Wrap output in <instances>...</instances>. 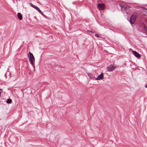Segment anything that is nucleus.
Wrapping results in <instances>:
<instances>
[{"instance_id":"14","label":"nucleus","mask_w":147,"mask_h":147,"mask_svg":"<svg viewBox=\"0 0 147 147\" xmlns=\"http://www.w3.org/2000/svg\"><path fill=\"white\" fill-rule=\"evenodd\" d=\"M38 11L42 15H43V13L40 10Z\"/></svg>"},{"instance_id":"7","label":"nucleus","mask_w":147,"mask_h":147,"mask_svg":"<svg viewBox=\"0 0 147 147\" xmlns=\"http://www.w3.org/2000/svg\"><path fill=\"white\" fill-rule=\"evenodd\" d=\"M132 54L136 57L140 58V55L136 51H132Z\"/></svg>"},{"instance_id":"18","label":"nucleus","mask_w":147,"mask_h":147,"mask_svg":"<svg viewBox=\"0 0 147 147\" xmlns=\"http://www.w3.org/2000/svg\"><path fill=\"white\" fill-rule=\"evenodd\" d=\"M145 88H147V85H145Z\"/></svg>"},{"instance_id":"3","label":"nucleus","mask_w":147,"mask_h":147,"mask_svg":"<svg viewBox=\"0 0 147 147\" xmlns=\"http://www.w3.org/2000/svg\"><path fill=\"white\" fill-rule=\"evenodd\" d=\"M119 6L121 7V10L122 11L125 10L127 9V8L129 7L128 6L123 3H119Z\"/></svg>"},{"instance_id":"8","label":"nucleus","mask_w":147,"mask_h":147,"mask_svg":"<svg viewBox=\"0 0 147 147\" xmlns=\"http://www.w3.org/2000/svg\"><path fill=\"white\" fill-rule=\"evenodd\" d=\"M142 28H143L144 30L146 32H147V27L144 23H142L141 24Z\"/></svg>"},{"instance_id":"16","label":"nucleus","mask_w":147,"mask_h":147,"mask_svg":"<svg viewBox=\"0 0 147 147\" xmlns=\"http://www.w3.org/2000/svg\"><path fill=\"white\" fill-rule=\"evenodd\" d=\"M38 11H39L40 10L39 8L38 7V8H37V9H36Z\"/></svg>"},{"instance_id":"9","label":"nucleus","mask_w":147,"mask_h":147,"mask_svg":"<svg viewBox=\"0 0 147 147\" xmlns=\"http://www.w3.org/2000/svg\"><path fill=\"white\" fill-rule=\"evenodd\" d=\"M18 17V19L21 20L22 19V14L20 13H18L17 14Z\"/></svg>"},{"instance_id":"15","label":"nucleus","mask_w":147,"mask_h":147,"mask_svg":"<svg viewBox=\"0 0 147 147\" xmlns=\"http://www.w3.org/2000/svg\"><path fill=\"white\" fill-rule=\"evenodd\" d=\"M95 36L97 38H99V36L98 34H95Z\"/></svg>"},{"instance_id":"11","label":"nucleus","mask_w":147,"mask_h":147,"mask_svg":"<svg viewBox=\"0 0 147 147\" xmlns=\"http://www.w3.org/2000/svg\"><path fill=\"white\" fill-rule=\"evenodd\" d=\"M11 102H12L11 99H9V98L7 99L6 101V102L8 104H9V103H11Z\"/></svg>"},{"instance_id":"6","label":"nucleus","mask_w":147,"mask_h":147,"mask_svg":"<svg viewBox=\"0 0 147 147\" xmlns=\"http://www.w3.org/2000/svg\"><path fill=\"white\" fill-rule=\"evenodd\" d=\"M103 74L102 73H101L95 78V80H102L103 79Z\"/></svg>"},{"instance_id":"13","label":"nucleus","mask_w":147,"mask_h":147,"mask_svg":"<svg viewBox=\"0 0 147 147\" xmlns=\"http://www.w3.org/2000/svg\"><path fill=\"white\" fill-rule=\"evenodd\" d=\"M90 78L94 79L95 78L93 75L92 74V76H91Z\"/></svg>"},{"instance_id":"10","label":"nucleus","mask_w":147,"mask_h":147,"mask_svg":"<svg viewBox=\"0 0 147 147\" xmlns=\"http://www.w3.org/2000/svg\"><path fill=\"white\" fill-rule=\"evenodd\" d=\"M30 6L34 8L36 10L37 9V8H38L36 6L33 5L31 3H30Z\"/></svg>"},{"instance_id":"4","label":"nucleus","mask_w":147,"mask_h":147,"mask_svg":"<svg viewBox=\"0 0 147 147\" xmlns=\"http://www.w3.org/2000/svg\"><path fill=\"white\" fill-rule=\"evenodd\" d=\"M97 7L99 9L102 10L105 8V5L103 3H98L97 5Z\"/></svg>"},{"instance_id":"19","label":"nucleus","mask_w":147,"mask_h":147,"mask_svg":"<svg viewBox=\"0 0 147 147\" xmlns=\"http://www.w3.org/2000/svg\"><path fill=\"white\" fill-rule=\"evenodd\" d=\"M5 77L6 78H7L6 76V74H5Z\"/></svg>"},{"instance_id":"5","label":"nucleus","mask_w":147,"mask_h":147,"mask_svg":"<svg viewBox=\"0 0 147 147\" xmlns=\"http://www.w3.org/2000/svg\"><path fill=\"white\" fill-rule=\"evenodd\" d=\"M115 68V67L113 66L112 65H111L107 67L108 70L109 71H113Z\"/></svg>"},{"instance_id":"2","label":"nucleus","mask_w":147,"mask_h":147,"mask_svg":"<svg viewBox=\"0 0 147 147\" xmlns=\"http://www.w3.org/2000/svg\"><path fill=\"white\" fill-rule=\"evenodd\" d=\"M137 16V13H134L131 16L130 20V22L131 24H132L134 23L135 21Z\"/></svg>"},{"instance_id":"12","label":"nucleus","mask_w":147,"mask_h":147,"mask_svg":"<svg viewBox=\"0 0 147 147\" xmlns=\"http://www.w3.org/2000/svg\"><path fill=\"white\" fill-rule=\"evenodd\" d=\"M88 75L89 78H90L91 76H92V74L90 73H88Z\"/></svg>"},{"instance_id":"17","label":"nucleus","mask_w":147,"mask_h":147,"mask_svg":"<svg viewBox=\"0 0 147 147\" xmlns=\"http://www.w3.org/2000/svg\"><path fill=\"white\" fill-rule=\"evenodd\" d=\"M38 11H39L40 10L39 8L38 7V8H37V9H36Z\"/></svg>"},{"instance_id":"1","label":"nucleus","mask_w":147,"mask_h":147,"mask_svg":"<svg viewBox=\"0 0 147 147\" xmlns=\"http://www.w3.org/2000/svg\"><path fill=\"white\" fill-rule=\"evenodd\" d=\"M28 57L30 63L33 66L35 61V59L33 54L29 52L28 54Z\"/></svg>"}]
</instances>
